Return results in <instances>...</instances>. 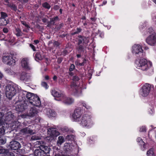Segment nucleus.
I'll return each mask as SVG.
<instances>
[{
    "label": "nucleus",
    "instance_id": "nucleus-19",
    "mask_svg": "<svg viewBox=\"0 0 156 156\" xmlns=\"http://www.w3.org/2000/svg\"><path fill=\"white\" fill-rule=\"evenodd\" d=\"M65 104L70 105L72 104L74 102V99L71 98L66 97L64 95V98L62 101Z\"/></svg>",
    "mask_w": 156,
    "mask_h": 156
},
{
    "label": "nucleus",
    "instance_id": "nucleus-45",
    "mask_svg": "<svg viewBox=\"0 0 156 156\" xmlns=\"http://www.w3.org/2000/svg\"><path fill=\"white\" fill-rule=\"evenodd\" d=\"M153 29L152 28H150L148 29L147 31V34H151L152 33Z\"/></svg>",
    "mask_w": 156,
    "mask_h": 156
},
{
    "label": "nucleus",
    "instance_id": "nucleus-34",
    "mask_svg": "<svg viewBox=\"0 0 156 156\" xmlns=\"http://www.w3.org/2000/svg\"><path fill=\"white\" fill-rule=\"evenodd\" d=\"M75 136L72 135H68L66 136V139L68 140H73Z\"/></svg>",
    "mask_w": 156,
    "mask_h": 156
},
{
    "label": "nucleus",
    "instance_id": "nucleus-25",
    "mask_svg": "<svg viewBox=\"0 0 156 156\" xmlns=\"http://www.w3.org/2000/svg\"><path fill=\"white\" fill-rule=\"evenodd\" d=\"M5 119V116L3 113L0 112V127L3 126Z\"/></svg>",
    "mask_w": 156,
    "mask_h": 156
},
{
    "label": "nucleus",
    "instance_id": "nucleus-42",
    "mask_svg": "<svg viewBox=\"0 0 156 156\" xmlns=\"http://www.w3.org/2000/svg\"><path fill=\"white\" fill-rule=\"evenodd\" d=\"M21 23L24 25L26 27H27L28 29L30 28L29 26L27 23L26 22L24 21H21Z\"/></svg>",
    "mask_w": 156,
    "mask_h": 156
},
{
    "label": "nucleus",
    "instance_id": "nucleus-3",
    "mask_svg": "<svg viewBox=\"0 0 156 156\" xmlns=\"http://www.w3.org/2000/svg\"><path fill=\"white\" fill-rule=\"evenodd\" d=\"M5 121L8 122L9 126L11 128V129L14 130L19 127L20 124L19 122L16 120V117L10 112H8L5 116Z\"/></svg>",
    "mask_w": 156,
    "mask_h": 156
},
{
    "label": "nucleus",
    "instance_id": "nucleus-1",
    "mask_svg": "<svg viewBox=\"0 0 156 156\" xmlns=\"http://www.w3.org/2000/svg\"><path fill=\"white\" fill-rule=\"evenodd\" d=\"M136 67L143 71L152 72L153 69L152 63L150 61L147 62V60L143 58L137 59L135 62Z\"/></svg>",
    "mask_w": 156,
    "mask_h": 156
},
{
    "label": "nucleus",
    "instance_id": "nucleus-32",
    "mask_svg": "<svg viewBox=\"0 0 156 156\" xmlns=\"http://www.w3.org/2000/svg\"><path fill=\"white\" fill-rule=\"evenodd\" d=\"M5 133V129L4 127L2 126L1 128H0V138L2 135H4Z\"/></svg>",
    "mask_w": 156,
    "mask_h": 156
},
{
    "label": "nucleus",
    "instance_id": "nucleus-28",
    "mask_svg": "<svg viewBox=\"0 0 156 156\" xmlns=\"http://www.w3.org/2000/svg\"><path fill=\"white\" fill-rule=\"evenodd\" d=\"M64 138L63 136H60L58 137V140L57 142V145L59 146L64 142Z\"/></svg>",
    "mask_w": 156,
    "mask_h": 156
},
{
    "label": "nucleus",
    "instance_id": "nucleus-63",
    "mask_svg": "<svg viewBox=\"0 0 156 156\" xmlns=\"http://www.w3.org/2000/svg\"><path fill=\"white\" fill-rule=\"evenodd\" d=\"M3 76V74L0 72V80L2 78Z\"/></svg>",
    "mask_w": 156,
    "mask_h": 156
},
{
    "label": "nucleus",
    "instance_id": "nucleus-36",
    "mask_svg": "<svg viewBox=\"0 0 156 156\" xmlns=\"http://www.w3.org/2000/svg\"><path fill=\"white\" fill-rule=\"evenodd\" d=\"M1 17L0 18L4 19L5 20H7L6 18L7 16V14L3 12H1Z\"/></svg>",
    "mask_w": 156,
    "mask_h": 156
},
{
    "label": "nucleus",
    "instance_id": "nucleus-22",
    "mask_svg": "<svg viewBox=\"0 0 156 156\" xmlns=\"http://www.w3.org/2000/svg\"><path fill=\"white\" fill-rule=\"evenodd\" d=\"M46 114L49 117H55L56 115L55 112L53 110L48 108L46 109Z\"/></svg>",
    "mask_w": 156,
    "mask_h": 156
},
{
    "label": "nucleus",
    "instance_id": "nucleus-44",
    "mask_svg": "<svg viewBox=\"0 0 156 156\" xmlns=\"http://www.w3.org/2000/svg\"><path fill=\"white\" fill-rule=\"evenodd\" d=\"M75 68V66L73 64H71L70 66V68H69V70L70 71H73L74 69Z\"/></svg>",
    "mask_w": 156,
    "mask_h": 156
},
{
    "label": "nucleus",
    "instance_id": "nucleus-15",
    "mask_svg": "<svg viewBox=\"0 0 156 156\" xmlns=\"http://www.w3.org/2000/svg\"><path fill=\"white\" fill-rule=\"evenodd\" d=\"M21 64L22 66L26 70H29L31 69L29 64L28 59L25 58L21 59Z\"/></svg>",
    "mask_w": 156,
    "mask_h": 156
},
{
    "label": "nucleus",
    "instance_id": "nucleus-4",
    "mask_svg": "<svg viewBox=\"0 0 156 156\" xmlns=\"http://www.w3.org/2000/svg\"><path fill=\"white\" fill-rule=\"evenodd\" d=\"M16 86L10 84L7 85L5 88L6 97L9 99H11L16 94Z\"/></svg>",
    "mask_w": 156,
    "mask_h": 156
},
{
    "label": "nucleus",
    "instance_id": "nucleus-39",
    "mask_svg": "<svg viewBox=\"0 0 156 156\" xmlns=\"http://www.w3.org/2000/svg\"><path fill=\"white\" fill-rule=\"evenodd\" d=\"M81 29L80 28H77V30L76 31L72 33V35H74L76 34H78V33H79L80 32H81Z\"/></svg>",
    "mask_w": 156,
    "mask_h": 156
},
{
    "label": "nucleus",
    "instance_id": "nucleus-60",
    "mask_svg": "<svg viewBox=\"0 0 156 156\" xmlns=\"http://www.w3.org/2000/svg\"><path fill=\"white\" fill-rule=\"evenodd\" d=\"M91 20L93 22H94L96 20V19L94 18H90Z\"/></svg>",
    "mask_w": 156,
    "mask_h": 156
},
{
    "label": "nucleus",
    "instance_id": "nucleus-30",
    "mask_svg": "<svg viewBox=\"0 0 156 156\" xmlns=\"http://www.w3.org/2000/svg\"><path fill=\"white\" fill-rule=\"evenodd\" d=\"M42 58L41 56L40 53L39 52H37L35 55V59L36 60H41Z\"/></svg>",
    "mask_w": 156,
    "mask_h": 156
},
{
    "label": "nucleus",
    "instance_id": "nucleus-26",
    "mask_svg": "<svg viewBox=\"0 0 156 156\" xmlns=\"http://www.w3.org/2000/svg\"><path fill=\"white\" fill-rule=\"evenodd\" d=\"M14 32L15 34L17 37L22 36V32L21 31V30L19 28H16Z\"/></svg>",
    "mask_w": 156,
    "mask_h": 156
},
{
    "label": "nucleus",
    "instance_id": "nucleus-62",
    "mask_svg": "<svg viewBox=\"0 0 156 156\" xmlns=\"http://www.w3.org/2000/svg\"><path fill=\"white\" fill-rule=\"evenodd\" d=\"M34 42L36 44H37L39 42V41L38 40H34Z\"/></svg>",
    "mask_w": 156,
    "mask_h": 156
},
{
    "label": "nucleus",
    "instance_id": "nucleus-47",
    "mask_svg": "<svg viewBox=\"0 0 156 156\" xmlns=\"http://www.w3.org/2000/svg\"><path fill=\"white\" fill-rule=\"evenodd\" d=\"M5 152V149H3L2 147H0V154L3 153Z\"/></svg>",
    "mask_w": 156,
    "mask_h": 156
},
{
    "label": "nucleus",
    "instance_id": "nucleus-27",
    "mask_svg": "<svg viewBox=\"0 0 156 156\" xmlns=\"http://www.w3.org/2000/svg\"><path fill=\"white\" fill-rule=\"evenodd\" d=\"M35 95L34 94L30 93H27L26 96L27 99L28 100L29 103L31 101V99H32V98H33Z\"/></svg>",
    "mask_w": 156,
    "mask_h": 156
},
{
    "label": "nucleus",
    "instance_id": "nucleus-23",
    "mask_svg": "<svg viewBox=\"0 0 156 156\" xmlns=\"http://www.w3.org/2000/svg\"><path fill=\"white\" fill-rule=\"evenodd\" d=\"M26 107H24V105L23 104H20L17 105L16 107V109L17 111L19 112H22L26 108Z\"/></svg>",
    "mask_w": 156,
    "mask_h": 156
},
{
    "label": "nucleus",
    "instance_id": "nucleus-7",
    "mask_svg": "<svg viewBox=\"0 0 156 156\" xmlns=\"http://www.w3.org/2000/svg\"><path fill=\"white\" fill-rule=\"evenodd\" d=\"M153 87L152 85L146 83L142 87L140 90V94L143 97H147L149 95L150 91Z\"/></svg>",
    "mask_w": 156,
    "mask_h": 156
},
{
    "label": "nucleus",
    "instance_id": "nucleus-16",
    "mask_svg": "<svg viewBox=\"0 0 156 156\" xmlns=\"http://www.w3.org/2000/svg\"><path fill=\"white\" fill-rule=\"evenodd\" d=\"M38 112V111L35 108H32L30 109L28 115L23 114L21 115V116L23 118H26L27 116L33 117L36 116Z\"/></svg>",
    "mask_w": 156,
    "mask_h": 156
},
{
    "label": "nucleus",
    "instance_id": "nucleus-8",
    "mask_svg": "<svg viewBox=\"0 0 156 156\" xmlns=\"http://www.w3.org/2000/svg\"><path fill=\"white\" fill-rule=\"evenodd\" d=\"M146 43L151 46L156 45V33H154L149 36L146 39Z\"/></svg>",
    "mask_w": 156,
    "mask_h": 156
},
{
    "label": "nucleus",
    "instance_id": "nucleus-40",
    "mask_svg": "<svg viewBox=\"0 0 156 156\" xmlns=\"http://www.w3.org/2000/svg\"><path fill=\"white\" fill-rule=\"evenodd\" d=\"M81 103L82 104L83 106L85 107L87 109H90L91 108V107L90 106L87 105L84 101H82Z\"/></svg>",
    "mask_w": 156,
    "mask_h": 156
},
{
    "label": "nucleus",
    "instance_id": "nucleus-6",
    "mask_svg": "<svg viewBox=\"0 0 156 156\" xmlns=\"http://www.w3.org/2000/svg\"><path fill=\"white\" fill-rule=\"evenodd\" d=\"M79 122H80V125L83 126L88 127L93 124L91 117L87 114L83 115L80 119Z\"/></svg>",
    "mask_w": 156,
    "mask_h": 156
},
{
    "label": "nucleus",
    "instance_id": "nucleus-35",
    "mask_svg": "<svg viewBox=\"0 0 156 156\" xmlns=\"http://www.w3.org/2000/svg\"><path fill=\"white\" fill-rule=\"evenodd\" d=\"M43 7L44 8L49 9L50 8L51 6L47 2H44L42 4Z\"/></svg>",
    "mask_w": 156,
    "mask_h": 156
},
{
    "label": "nucleus",
    "instance_id": "nucleus-52",
    "mask_svg": "<svg viewBox=\"0 0 156 156\" xmlns=\"http://www.w3.org/2000/svg\"><path fill=\"white\" fill-rule=\"evenodd\" d=\"M86 60L85 59H84L83 62L82 63H79V65L80 66H83L84 65Z\"/></svg>",
    "mask_w": 156,
    "mask_h": 156
},
{
    "label": "nucleus",
    "instance_id": "nucleus-38",
    "mask_svg": "<svg viewBox=\"0 0 156 156\" xmlns=\"http://www.w3.org/2000/svg\"><path fill=\"white\" fill-rule=\"evenodd\" d=\"M41 85L42 87H44L46 89H47L48 88V86L45 82H42L41 83Z\"/></svg>",
    "mask_w": 156,
    "mask_h": 156
},
{
    "label": "nucleus",
    "instance_id": "nucleus-14",
    "mask_svg": "<svg viewBox=\"0 0 156 156\" xmlns=\"http://www.w3.org/2000/svg\"><path fill=\"white\" fill-rule=\"evenodd\" d=\"M30 103L33 105L38 107L41 105V102L39 98L35 95L33 98H32V99H31Z\"/></svg>",
    "mask_w": 156,
    "mask_h": 156
},
{
    "label": "nucleus",
    "instance_id": "nucleus-51",
    "mask_svg": "<svg viewBox=\"0 0 156 156\" xmlns=\"http://www.w3.org/2000/svg\"><path fill=\"white\" fill-rule=\"evenodd\" d=\"M78 49L79 50H83V46L80 44V45H79Z\"/></svg>",
    "mask_w": 156,
    "mask_h": 156
},
{
    "label": "nucleus",
    "instance_id": "nucleus-33",
    "mask_svg": "<svg viewBox=\"0 0 156 156\" xmlns=\"http://www.w3.org/2000/svg\"><path fill=\"white\" fill-rule=\"evenodd\" d=\"M8 6L13 10L15 11L16 10L17 7L14 4H8Z\"/></svg>",
    "mask_w": 156,
    "mask_h": 156
},
{
    "label": "nucleus",
    "instance_id": "nucleus-12",
    "mask_svg": "<svg viewBox=\"0 0 156 156\" xmlns=\"http://www.w3.org/2000/svg\"><path fill=\"white\" fill-rule=\"evenodd\" d=\"M51 92L53 96L59 99L58 100L61 101L64 98L65 94L62 93L58 92L55 90H51Z\"/></svg>",
    "mask_w": 156,
    "mask_h": 156
},
{
    "label": "nucleus",
    "instance_id": "nucleus-5",
    "mask_svg": "<svg viewBox=\"0 0 156 156\" xmlns=\"http://www.w3.org/2000/svg\"><path fill=\"white\" fill-rule=\"evenodd\" d=\"M50 148L48 146L41 145L39 149H36L34 151L35 156H48L46 154L49 153Z\"/></svg>",
    "mask_w": 156,
    "mask_h": 156
},
{
    "label": "nucleus",
    "instance_id": "nucleus-17",
    "mask_svg": "<svg viewBox=\"0 0 156 156\" xmlns=\"http://www.w3.org/2000/svg\"><path fill=\"white\" fill-rule=\"evenodd\" d=\"M9 147L11 149L17 150L20 148L21 146L19 142L14 140L10 142Z\"/></svg>",
    "mask_w": 156,
    "mask_h": 156
},
{
    "label": "nucleus",
    "instance_id": "nucleus-20",
    "mask_svg": "<svg viewBox=\"0 0 156 156\" xmlns=\"http://www.w3.org/2000/svg\"><path fill=\"white\" fill-rule=\"evenodd\" d=\"M31 77V76L29 74L23 72L21 74L20 78L23 80H28L30 79Z\"/></svg>",
    "mask_w": 156,
    "mask_h": 156
},
{
    "label": "nucleus",
    "instance_id": "nucleus-59",
    "mask_svg": "<svg viewBox=\"0 0 156 156\" xmlns=\"http://www.w3.org/2000/svg\"><path fill=\"white\" fill-rule=\"evenodd\" d=\"M53 79L54 80H56L57 79V77L56 76H54L53 77Z\"/></svg>",
    "mask_w": 156,
    "mask_h": 156
},
{
    "label": "nucleus",
    "instance_id": "nucleus-29",
    "mask_svg": "<svg viewBox=\"0 0 156 156\" xmlns=\"http://www.w3.org/2000/svg\"><path fill=\"white\" fill-rule=\"evenodd\" d=\"M7 20H5L4 19L0 18V26H4L8 23Z\"/></svg>",
    "mask_w": 156,
    "mask_h": 156
},
{
    "label": "nucleus",
    "instance_id": "nucleus-21",
    "mask_svg": "<svg viewBox=\"0 0 156 156\" xmlns=\"http://www.w3.org/2000/svg\"><path fill=\"white\" fill-rule=\"evenodd\" d=\"M137 141L139 143V145L141 146V149L142 151H144L146 149V145L145 144L144 142L142 140L141 138H138L137 139Z\"/></svg>",
    "mask_w": 156,
    "mask_h": 156
},
{
    "label": "nucleus",
    "instance_id": "nucleus-37",
    "mask_svg": "<svg viewBox=\"0 0 156 156\" xmlns=\"http://www.w3.org/2000/svg\"><path fill=\"white\" fill-rule=\"evenodd\" d=\"M6 142V140L4 138H0V144H3Z\"/></svg>",
    "mask_w": 156,
    "mask_h": 156
},
{
    "label": "nucleus",
    "instance_id": "nucleus-46",
    "mask_svg": "<svg viewBox=\"0 0 156 156\" xmlns=\"http://www.w3.org/2000/svg\"><path fill=\"white\" fill-rule=\"evenodd\" d=\"M38 139V137L36 136H33L31 137V140H37Z\"/></svg>",
    "mask_w": 156,
    "mask_h": 156
},
{
    "label": "nucleus",
    "instance_id": "nucleus-64",
    "mask_svg": "<svg viewBox=\"0 0 156 156\" xmlns=\"http://www.w3.org/2000/svg\"><path fill=\"white\" fill-rule=\"evenodd\" d=\"M55 156H66V155L65 156V155H59L58 154H56L55 155Z\"/></svg>",
    "mask_w": 156,
    "mask_h": 156
},
{
    "label": "nucleus",
    "instance_id": "nucleus-11",
    "mask_svg": "<svg viewBox=\"0 0 156 156\" xmlns=\"http://www.w3.org/2000/svg\"><path fill=\"white\" fill-rule=\"evenodd\" d=\"M48 133L49 135V136L47 137L48 139L50 137L49 139L51 140L53 139L54 137H57L59 134V132L53 128H50L48 129Z\"/></svg>",
    "mask_w": 156,
    "mask_h": 156
},
{
    "label": "nucleus",
    "instance_id": "nucleus-48",
    "mask_svg": "<svg viewBox=\"0 0 156 156\" xmlns=\"http://www.w3.org/2000/svg\"><path fill=\"white\" fill-rule=\"evenodd\" d=\"M30 46L34 51H36V48L35 46L33 44H30Z\"/></svg>",
    "mask_w": 156,
    "mask_h": 156
},
{
    "label": "nucleus",
    "instance_id": "nucleus-13",
    "mask_svg": "<svg viewBox=\"0 0 156 156\" xmlns=\"http://www.w3.org/2000/svg\"><path fill=\"white\" fill-rule=\"evenodd\" d=\"M51 92L53 96L59 99L58 100L61 101L64 98L65 94L62 93L58 92L55 90H51Z\"/></svg>",
    "mask_w": 156,
    "mask_h": 156
},
{
    "label": "nucleus",
    "instance_id": "nucleus-58",
    "mask_svg": "<svg viewBox=\"0 0 156 156\" xmlns=\"http://www.w3.org/2000/svg\"><path fill=\"white\" fill-rule=\"evenodd\" d=\"M69 146V144L68 143H66L65 144L64 147H65L66 146L68 147V146Z\"/></svg>",
    "mask_w": 156,
    "mask_h": 156
},
{
    "label": "nucleus",
    "instance_id": "nucleus-18",
    "mask_svg": "<svg viewBox=\"0 0 156 156\" xmlns=\"http://www.w3.org/2000/svg\"><path fill=\"white\" fill-rule=\"evenodd\" d=\"M133 53L135 54L142 53L143 51L141 45L139 44H135L132 47Z\"/></svg>",
    "mask_w": 156,
    "mask_h": 156
},
{
    "label": "nucleus",
    "instance_id": "nucleus-24",
    "mask_svg": "<svg viewBox=\"0 0 156 156\" xmlns=\"http://www.w3.org/2000/svg\"><path fill=\"white\" fill-rule=\"evenodd\" d=\"M21 132L23 134H32L33 131L30 129L29 127H26L22 129L21 130Z\"/></svg>",
    "mask_w": 156,
    "mask_h": 156
},
{
    "label": "nucleus",
    "instance_id": "nucleus-10",
    "mask_svg": "<svg viewBox=\"0 0 156 156\" xmlns=\"http://www.w3.org/2000/svg\"><path fill=\"white\" fill-rule=\"evenodd\" d=\"M2 62L9 65H14L15 62V60L13 59L12 56L5 55L3 56Z\"/></svg>",
    "mask_w": 156,
    "mask_h": 156
},
{
    "label": "nucleus",
    "instance_id": "nucleus-41",
    "mask_svg": "<svg viewBox=\"0 0 156 156\" xmlns=\"http://www.w3.org/2000/svg\"><path fill=\"white\" fill-rule=\"evenodd\" d=\"M5 156H14V155L12 152L9 151L6 153Z\"/></svg>",
    "mask_w": 156,
    "mask_h": 156
},
{
    "label": "nucleus",
    "instance_id": "nucleus-53",
    "mask_svg": "<svg viewBox=\"0 0 156 156\" xmlns=\"http://www.w3.org/2000/svg\"><path fill=\"white\" fill-rule=\"evenodd\" d=\"M3 32L4 33H7L8 31V30L7 28H4L3 29Z\"/></svg>",
    "mask_w": 156,
    "mask_h": 156
},
{
    "label": "nucleus",
    "instance_id": "nucleus-55",
    "mask_svg": "<svg viewBox=\"0 0 156 156\" xmlns=\"http://www.w3.org/2000/svg\"><path fill=\"white\" fill-rule=\"evenodd\" d=\"M55 20H54V19H53V18H52L51 19L50 22H51V23H52L53 24H54L55 23Z\"/></svg>",
    "mask_w": 156,
    "mask_h": 156
},
{
    "label": "nucleus",
    "instance_id": "nucleus-50",
    "mask_svg": "<svg viewBox=\"0 0 156 156\" xmlns=\"http://www.w3.org/2000/svg\"><path fill=\"white\" fill-rule=\"evenodd\" d=\"M107 1L105 0H104L103 2V3L102 4H101L100 5H99V6H103V5H105L107 3Z\"/></svg>",
    "mask_w": 156,
    "mask_h": 156
},
{
    "label": "nucleus",
    "instance_id": "nucleus-31",
    "mask_svg": "<svg viewBox=\"0 0 156 156\" xmlns=\"http://www.w3.org/2000/svg\"><path fill=\"white\" fill-rule=\"evenodd\" d=\"M148 156H155L153 149H150L147 152Z\"/></svg>",
    "mask_w": 156,
    "mask_h": 156
},
{
    "label": "nucleus",
    "instance_id": "nucleus-57",
    "mask_svg": "<svg viewBox=\"0 0 156 156\" xmlns=\"http://www.w3.org/2000/svg\"><path fill=\"white\" fill-rule=\"evenodd\" d=\"M82 40L81 39H79L78 42V44L79 45H80V44H82Z\"/></svg>",
    "mask_w": 156,
    "mask_h": 156
},
{
    "label": "nucleus",
    "instance_id": "nucleus-54",
    "mask_svg": "<svg viewBox=\"0 0 156 156\" xmlns=\"http://www.w3.org/2000/svg\"><path fill=\"white\" fill-rule=\"evenodd\" d=\"M59 6L57 5H55L54 7V9L55 10H57L58 9H59Z\"/></svg>",
    "mask_w": 156,
    "mask_h": 156
},
{
    "label": "nucleus",
    "instance_id": "nucleus-56",
    "mask_svg": "<svg viewBox=\"0 0 156 156\" xmlns=\"http://www.w3.org/2000/svg\"><path fill=\"white\" fill-rule=\"evenodd\" d=\"M22 2L26 3L28 2V0H18Z\"/></svg>",
    "mask_w": 156,
    "mask_h": 156
},
{
    "label": "nucleus",
    "instance_id": "nucleus-9",
    "mask_svg": "<svg viewBox=\"0 0 156 156\" xmlns=\"http://www.w3.org/2000/svg\"><path fill=\"white\" fill-rule=\"evenodd\" d=\"M82 113V111L80 108H76L72 115V118L74 121L79 122Z\"/></svg>",
    "mask_w": 156,
    "mask_h": 156
},
{
    "label": "nucleus",
    "instance_id": "nucleus-61",
    "mask_svg": "<svg viewBox=\"0 0 156 156\" xmlns=\"http://www.w3.org/2000/svg\"><path fill=\"white\" fill-rule=\"evenodd\" d=\"M62 61V60L61 58H58V63H60Z\"/></svg>",
    "mask_w": 156,
    "mask_h": 156
},
{
    "label": "nucleus",
    "instance_id": "nucleus-2",
    "mask_svg": "<svg viewBox=\"0 0 156 156\" xmlns=\"http://www.w3.org/2000/svg\"><path fill=\"white\" fill-rule=\"evenodd\" d=\"M79 80V78L78 76H74L73 78V82L70 85L66 87L67 88L69 92L77 96L80 95L81 93L80 87L77 85V83L76 82Z\"/></svg>",
    "mask_w": 156,
    "mask_h": 156
},
{
    "label": "nucleus",
    "instance_id": "nucleus-49",
    "mask_svg": "<svg viewBox=\"0 0 156 156\" xmlns=\"http://www.w3.org/2000/svg\"><path fill=\"white\" fill-rule=\"evenodd\" d=\"M53 45L57 47L59 45V43L57 41H55L53 43Z\"/></svg>",
    "mask_w": 156,
    "mask_h": 156
},
{
    "label": "nucleus",
    "instance_id": "nucleus-43",
    "mask_svg": "<svg viewBox=\"0 0 156 156\" xmlns=\"http://www.w3.org/2000/svg\"><path fill=\"white\" fill-rule=\"evenodd\" d=\"M146 131V127L144 126H142L140 127V132H144Z\"/></svg>",
    "mask_w": 156,
    "mask_h": 156
}]
</instances>
